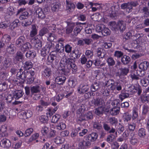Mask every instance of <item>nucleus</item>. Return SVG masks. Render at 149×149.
Here are the masks:
<instances>
[{
  "instance_id": "nucleus-4",
  "label": "nucleus",
  "mask_w": 149,
  "mask_h": 149,
  "mask_svg": "<svg viewBox=\"0 0 149 149\" xmlns=\"http://www.w3.org/2000/svg\"><path fill=\"white\" fill-rule=\"evenodd\" d=\"M74 24H75V25L74 26V29L73 32L74 35L76 36L81 31L83 28L82 25L84 24L85 23L77 22L74 23Z\"/></svg>"
},
{
  "instance_id": "nucleus-21",
  "label": "nucleus",
  "mask_w": 149,
  "mask_h": 149,
  "mask_svg": "<svg viewBox=\"0 0 149 149\" xmlns=\"http://www.w3.org/2000/svg\"><path fill=\"white\" fill-rule=\"evenodd\" d=\"M120 107L115 106L110 109V113L113 116L117 115L119 113L120 111Z\"/></svg>"
},
{
  "instance_id": "nucleus-41",
  "label": "nucleus",
  "mask_w": 149,
  "mask_h": 149,
  "mask_svg": "<svg viewBox=\"0 0 149 149\" xmlns=\"http://www.w3.org/2000/svg\"><path fill=\"white\" fill-rule=\"evenodd\" d=\"M107 62L109 66H112L115 64V61L112 57H108L107 59Z\"/></svg>"
},
{
  "instance_id": "nucleus-15",
  "label": "nucleus",
  "mask_w": 149,
  "mask_h": 149,
  "mask_svg": "<svg viewBox=\"0 0 149 149\" xmlns=\"http://www.w3.org/2000/svg\"><path fill=\"white\" fill-rule=\"evenodd\" d=\"M52 71L50 69L47 68H45L42 72V75L43 77L47 78L51 75Z\"/></svg>"
},
{
  "instance_id": "nucleus-3",
  "label": "nucleus",
  "mask_w": 149,
  "mask_h": 149,
  "mask_svg": "<svg viewBox=\"0 0 149 149\" xmlns=\"http://www.w3.org/2000/svg\"><path fill=\"white\" fill-rule=\"evenodd\" d=\"M105 85L113 91H121L123 86V83L120 81L115 82L112 79H109L105 83Z\"/></svg>"
},
{
  "instance_id": "nucleus-43",
  "label": "nucleus",
  "mask_w": 149,
  "mask_h": 149,
  "mask_svg": "<svg viewBox=\"0 0 149 149\" xmlns=\"http://www.w3.org/2000/svg\"><path fill=\"white\" fill-rule=\"evenodd\" d=\"M39 119L42 123H45L48 122V117L47 116L42 115L39 117Z\"/></svg>"
},
{
  "instance_id": "nucleus-9",
  "label": "nucleus",
  "mask_w": 149,
  "mask_h": 149,
  "mask_svg": "<svg viewBox=\"0 0 149 149\" xmlns=\"http://www.w3.org/2000/svg\"><path fill=\"white\" fill-rule=\"evenodd\" d=\"M139 34L138 33H136L134 34V33H133V34L131 36L130 39L133 42L132 43L133 45V44H134L136 45V46H134V47H136L137 44L139 43Z\"/></svg>"
},
{
  "instance_id": "nucleus-26",
  "label": "nucleus",
  "mask_w": 149,
  "mask_h": 149,
  "mask_svg": "<svg viewBox=\"0 0 149 149\" xmlns=\"http://www.w3.org/2000/svg\"><path fill=\"white\" fill-rule=\"evenodd\" d=\"M20 24L19 20L18 19H16L11 23L10 28L11 29L13 30L18 27L20 25Z\"/></svg>"
},
{
  "instance_id": "nucleus-40",
  "label": "nucleus",
  "mask_w": 149,
  "mask_h": 149,
  "mask_svg": "<svg viewBox=\"0 0 149 149\" xmlns=\"http://www.w3.org/2000/svg\"><path fill=\"white\" fill-rule=\"evenodd\" d=\"M105 25L103 24L98 25L96 26L95 30L97 32H102L103 29L105 28Z\"/></svg>"
},
{
  "instance_id": "nucleus-51",
  "label": "nucleus",
  "mask_w": 149,
  "mask_h": 149,
  "mask_svg": "<svg viewBox=\"0 0 149 149\" xmlns=\"http://www.w3.org/2000/svg\"><path fill=\"white\" fill-rule=\"evenodd\" d=\"M134 32L133 30H131L130 31L127 33L124 36V38L126 40L130 39L133 33Z\"/></svg>"
},
{
  "instance_id": "nucleus-27",
  "label": "nucleus",
  "mask_w": 149,
  "mask_h": 149,
  "mask_svg": "<svg viewBox=\"0 0 149 149\" xmlns=\"http://www.w3.org/2000/svg\"><path fill=\"white\" fill-rule=\"evenodd\" d=\"M21 113L26 118L31 117L32 115V112L30 110L23 111Z\"/></svg>"
},
{
  "instance_id": "nucleus-5",
  "label": "nucleus",
  "mask_w": 149,
  "mask_h": 149,
  "mask_svg": "<svg viewBox=\"0 0 149 149\" xmlns=\"http://www.w3.org/2000/svg\"><path fill=\"white\" fill-rule=\"evenodd\" d=\"M0 146L2 148H8L11 146V142L9 140L4 138L0 141Z\"/></svg>"
},
{
  "instance_id": "nucleus-16",
  "label": "nucleus",
  "mask_w": 149,
  "mask_h": 149,
  "mask_svg": "<svg viewBox=\"0 0 149 149\" xmlns=\"http://www.w3.org/2000/svg\"><path fill=\"white\" fill-rule=\"evenodd\" d=\"M74 25L75 24H74V22L68 23L66 29V32L67 34H70L72 32Z\"/></svg>"
},
{
  "instance_id": "nucleus-30",
  "label": "nucleus",
  "mask_w": 149,
  "mask_h": 149,
  "mask_svg": "<svg viewBox=\"0 0 149 149\" xmlns=\"http://www.w3.org/2000/svg\"><path fill=\"white\" fill-rule=\"evenodd\" d=\"M31 93L32 94L34 93H39L40 91L39 86H37L31 87Z\"/></svg>"
},
{
  "instance_id": "nucleus-2",
  "label": "nucleus",
  "mask_w": 149,
  "mask_h": 149,
  "mask_svg": "<svg viewBox=\"0 0 149 149\" xmlns=\"http://www.w3.org/2000/svg\"><path fill=\"white\" fill-rule=\"evenodd\" d=\"M35 74L34 70H32L28 71H23L20 69L18 72L16 77L17 79L20 81V83H24L25 79L27 77H30L31 76H34Z\"/></svg>"
},
{
  "instance_id": "nucleus-31",
  "label": "nucleus",
  "mask_w": 149,
  "mask_h": 149,
  "mask_svg": "<svg viewBox=\"0 0 149 149\" xmlns=\"http://www.w3.org/2000/svg\"><path fill=\"white\" fill-rule=\"evenodd\" d=\"M49 132V128L46 126L42 127L41 130V132L43 135L47 136Z\"/></svg>"
},
{
  "instance_id": "nucleus-29",
  "label": "nucleus",
  "mask_w": 149,
  "mask_h": 149,
  "mask_svg": "<svg viewBox=\"0 0 149 149\" xmlns=\"http://www.w3.org/2000/svg\"><path fill=\"white\" fill-rule=\"evenodd\" d=\"M11 38L10 36L8 35H4L1 39L2 43H3L4 44V43L6 44L8 43L10 41Z\"/></svg>"
},
{
  "instance_id": "nucleus-10",
  "label": "nucleus",
  "mask_w": 149,
  "mask_h": 149,
  "mask_svg": "<svg viewBox=\"0 0 149 149\" xmlns=\"http://www.w3.org/2000/svg\"><path fill=\"white\" fill-rule=\"evenodd\" d=\"M38 26L36 24H33L31 26V31L30 32V36L33 37L37 34Z\"/></svg>"
},
{
  "instance_id": "nucleus-34",
  "label": "nucleus",
  "mask_w": 149,
  "mask_h": 149,
  "mask_svg": "<svg viewBox=\"0 0 149 149\" xmlns=\"http://www.w3.org/2000/svg\"><path fill=\"white\" fill-rule=\"evenodd\" d=\"M130 60V57L128 56L125 55L121 58V61L124 64H126L129 63Z\"/></svg>"
},
{
  "instance_id": "nucleus-14",
  "label": "nucleus",
  "mask_w": 149,
  "mask_h": 149,
  "mask_svg": "<svg viewBox=\"0 0 149 149\" xmlns=\"http://www.w3.org/2000/svg\"><path fill=\"white\" fill-rule=\"evenodd\" d=\"M66 79V77L62 75L57 77L55 79V81L58 84H62L65 82Z\"/></svg>"
},
{
  "instance_id": "nucleus-11",
  "label": "nucleus",
  "mask_w": 149,
  "mask_h": 149,
  "mask_svg": "<svg viewBox=\"0 0 149 149\" xmlns=\"http://www.w3.org/2000/svg\"><path fill=\"white\" fill-rule=\"evenodd\" d=\"M25 37L24 36H20L16 40V45L17 46L21 47L25 43Z\"/></svg>"
},
{
  "instance_id": "nucleus-49",
  "label": "nucleus",
  "mask_w": 149,
  "mask_h": 149,
  "mask_svg": "<svg viewBox=\"0 0 149 149\" xmlns=\"http://www.w3.org/2000/svg\"><path fill=\"white\" fill-rule=\"evenodd\" d=\"M10 26V24L8 22H3L0 24V27L5 29Z\"/></svg>"
},
{
  "instance_id": "nucleus-57",
  "label": "nucleus",
  "mask_w": 149,
  "mask_h": 149,
  "mask_svg": "<svg viewBox=\"0 0 149 149\" xmlns=\"http://www.w3.org/2000/svg\"><path fill=\"white\" fill-rule=\"evenodd\" d=\"M136 124L134 123L129 124L128 125V129L131 131H133L135 129Z\"/></svg>"
},
{
  "instance_id": "nucleus-13",
  "label": "nucleus",
  "mask_w": 149,
  "mask_h": 149,
  "mask_svg": "<svg viewBox=\"0 0 149 149\" xmlns=\"http://www.w3.org/2000/svg\"><path fill=\"white\" fill-rule=\"evenodd\" d=\"M93 102L95 105L97 106L101 105V106H105L104 102L103 100L101 98H97L93 100Z\"/></svg>"
},
{
  "instance_id": "nucleus-23",
  "label": "nucleus",
  "mask_w": 149,
  "mask_h": 149,
  "mask_svg": "<svg viewBox=\"0 0 149 149\" xmlns=\"http://www.w3.org/2000/svg\"><path fill=\"white\" fill-rule=\"evenodd\" d=\"M66 127L65 124L62 121H59L56 126V129L59 130H63Z\"/></svg>"
},
{
  "instance_id": "nucleus-19",
  "label": "nucleus",
  "mask_w": 149,
  "mask_h": 149,
  "mask_svg": "<svg viewBox=\"0 0 149 149\" xmlns=\"http://www.w3.org/2000/svg\"><path fill=\"white\" fill-rule=\"evenodd\" d=\"M105 110V106H101L95 109V113L97 115L102 114L104 111Z\"/></svg>"
},
{
  "instance_id": "nucleus-53",
  "label": "nucleus",
  "mask_w": 149,
  "mask_h": 149,
  "mask_svg": "<svg viewBox=\"0 0 149 149\" xmlns=\"http://www.w3.org/2000/svg\"><path fill=\"white\" fill-rule=\"evenodd\" d=\"M123 118L125 121H128L131 119V116L128 113H125L124 114Z\"/></svg>"
},
{
  "instance_id": "nucleus-32",
  "label": "nucleus",
  "mask_w": 149,
  "mask_h": 149,
  "mask_svg": "<svg viewBox=\"0 0 149 149\" xmlns=\"http://www.w3.org/2000/svg\"><path fill=\"white\" fill-rule=\"evenodd\" d=\"M60 6V5L58 3H54L51 5V10L54 12H56L58 10Z\"/></svg>"
},
{
  "instance_id": "nucleus-50",
  "label": "nucleus",
  "mask_w": 149,
  "mask_h": 149,
  "mask_svg": "<svg viewBox=\"0 0 149 149\" xmlns=\"http://www.w3.org/2000/svg\"><path fill=\"white\" fill-rule=\"evenodd\" d=\"M60 118V116L56 114L53 116L52 119V122L53 123H56L58 121Z\"/></svg>"
},
{
  "instance_id": "nucleus-55",
  "label": "nucleus",
  "mask_w": 149,
  "mask_h": 149,
  "mask_svg": "<svg viewBox=\"0 0 149 149\" xmlns=\"http://www.w3.org/2000/svg\"><path fill=\"white\" fill-rule=\"evenodd\" d=\"M105 86L106 88L103 91V94L104 96H107L109 95L110 91L111 90L109 88L105 85Z\"/></svg>"
},
{
  "instance_id": "nucleus-37",
  "label": "nucleus",
  "mask_w": 149,
  "mask_h": 149,
  "mask_svg": "<svg viewBox=\"0 0 149 149\" xmlns=\"http://www.w3.org/2000/svg\"><path fill=\"white\" fill-rule=\"evenodd\" d=\"M95 66L98 67V68H100L102 66H104L105 63L101 62L100 59H97L95 60Z\"/></svg>"
},
{
  "instance_id": "nucleus-64",
  "label": "nucleus",
  "mask_w": 149,
  "mask_h": 149,
  "mask_svg": "<svg viewBox=\"0 0 149 149\" xmlns=\"http://www.w3.org/2000/svg\"><path fill=\"white\" fill-rule=\"evenodd\" d=\"M111 146L112 149H118L119 145L117 142H114L111 144Z\"/></svg>"
},
{
  "instance_id": "nucleus-45",
  "label": "nucleus",
  "mask_w": 149,
  "mask_h": 149,
  "mask_svg": "<svg viewBox=\"0 0 149 149\" xmlns=\"http://www.w3.org/2000/svg\"><path fill=\"white\" fill-rule=\"evenodd\" d=\"M138 116V109L136 107H134L132 111V119H134L136 118Z\"/></svg>"
},
{
  "instance_id": "nucleus-62",
  "label": "nucleus",
  "mask_w": 149,
  "mask_h": 149,
  "mask_svg": "<svg viewBox=\"0 0 149 149\" xmlns=\"http://www.w3.org/2000/svg\"><path fill=\"white\" fill-rule=\"evenodd\" d=\"M123 55V53L121 51H116L114 54V56L118 58H119L121 57Z\"/></svg>"
},
{
  "instance_id": "nucleus-36",
  "label": "nucleus",
  "mask_w": 149,
  "mask_h": 149,
  "mask_svg": "<svg viewBox=\"0 0 149 149\" xmlns=\"http://www.w3.org/2000/svg\"><path fill=\"white\" fill-rule=\"evenodd\" d=\"M129 95L128 93L125 92H121L119 95V98L122 101L124 99L128 97Z\"/></svg>"
},
{
  "instance_id": "nucleus-38",
  "label": "nucleus",
  "mask_w": 149,
  "mask_h": 149,
  "mask_svg": "<svg viewBox=\"0 0 149 149\" xmlns=\"http://www.w3.org/2000/svg\"><path fill=\"white\" fill-rule=\"evenodd\" d=\"M29 15V13L27 11H25L22 13L19 16V18L21 20H23L27 19Z\"/></svg>"
},
{
  "instance_id": "nucleus-1",
  "label": "nucleus",
  "mask_w": 149,
  "mask_h": 149,
  "mask_svg": "<svg viewBox=\"0 0 149 149\" xmlns=\"http://www.w3.org/2000/svg\"><path fill=\"white\" fill-rule=\"evenodd\" d=\"M60 72L65 75H67L71 70L74 73L77 70V66L74 61L71 58L66 57L63 58L60 61L58 67Z\"/></svg>"
},
{
  "instance_id": "nucleus-8",
  "label": "nucleus",
  "mask_w": 149,
  "mask_h": 149,
  "mask_svg": "<svg viewBox=\"0 0 149 149\" xmlns=\"http://www.w3.org/2000/svg\"><path fill=\"white\" fill-rule=\"evenodd\" d=\"M89 87L87 84L80 85L78 88V92L80 94H84L88 91Z\"/></svg>"
},
{
  "instance_id": "nucleus-54",
  "label": "nucleus",
  "mask_w": 149,
  "mask_h": 149,
  "mask_svg": "<svg viewBox=\"0 0 149 149\" xmlns=\"http://www.w3.org/2000/svg\"><path fill=\"white\" fill-rule=\"evenodd\" d=\"M85 54L88 58H92L93 56V52L91 50H86L85 52Z\"/></svg>"
},
{
  "instance_id": "nucleus-59",
  "label": "nucleus",
  "mask_w": 149,
  "mask_h": 149,
  "mask_svg": "<svg viewBox=\"0 0 149 149\" xmlns=\"http://www.w3.org/2000/svg\"><path fill=\"white\" fill-rule=\"evenodd\" d=\"M115 136L114 135L111 134L108 136L107 139V141L109 143H110L114 140Z\"/></svg>"
},
{
  "instance_id": "nucleus-35",
  "label": "nucleus",
  "mask_w": 149,
  "mask_h": 149,
  "mask_svg": "<svg viewBox=\"0 0 149 149\" xmlns=\"http://www.w3.org/2000/svg\"><path fill=\"white\" fill-rule=\"evenodd\" d=\"M36 54L34 52L31 51H28L26 53V56L27 58H31L36 56Z\"/></svg>"
},
{
  "instance_id": "nucleus-46",
  "label": "nucleus",
  "mask_w": 149,
  "mask_h": 149,
  "mask_svg": "<svg viewBox=\"0 0 149 149\" xmlns=\"http://www.w3.org/2000/svg\"><path fill=\"white\" fill-rule=\"evenodd\" d=\"M102 33L104 36H106L109 35L111 33V31L109 29L106 27L105 26V28L103 29Z\"/></svg>"
},
{
  "instance_id": "nucleus-6",
  "label": "nucleus",
  "mask_w": 149,
  "mask_h": 149,
  "mask_svg": "<svg viewBox=\"0 0 149 149\" xmlns=\"http://www.w3.org/2000/svg\"><path fill=\"white\" fill-rule=\"evenodd\" d=\"M137 5V4L136 3L132 1L130 2L125 3L122 4L121 6V7L123 9H125V8L128 9L129 10L128 12H129L130 10L132 9L133 7L136 6Z\"/></svg>"
},
{
  "instance_id": "nucleus-60",
  "label": "nucleus",
  "mask_w": 149,
  "mask_h": 149,
  "mask_svg": "<svg viewBox=\"0 0 149 149\" xmlns=\"http://www.w3.org/2000/svg\"><path fill=\"white\" fill-rule=\"evenodd\" d=\"M39 136V134L38 133H35L33 134L30 138L29 141L30 142L33 140H36Z\"/></svg>"
},
{
  "instance_id": "nucleus-7",
  "label": "nucleus",
  "mask_w": 149,
  "mask_h": 149,
  "mask_svg": "<svg viewBox=\"0 0 149 149\" xmlns=\"http://www.w3.org/2000/svg\"><path fill=\"white\" fill-rule=\"evenodd\" d=\"M66 10L69 12L73 11L75 8L74 3L71 0H66Z\"/></svg>"
},
{
  "instance_id": "nucleus-20",
  "label": "nucleus",
  "mask_w": 149,
  "mask_h": 149,
  "mask_svg": "<svg viewBox=\"0 0 149 149\" xmlns=\"http://www.w3.org/2000/svg\"><path fill=\"white\" fill-rule=\"evenodd\" d=\"M50 50V48L47 46H46L41 50V54L42 56L44 57L46 55L48 54Z\"/></svg>"
},
{
  "instance_id": "nucleus-22",
  "label": "nucleus",
  "mask_w": 149,
  "mask_h": 149,
  "mask_svg": "<svg viewBox=\"0 0 149 149\" xmlns=\"http://www.w3.org/2000/svg\"><path fill=\"white\" fill-rule=\"evenodd\" d=\"M149 65V62L148 61H144L140 63L139 65V68L143 70H147Z\"/></svg>"
},
{
  "instance_id": "nucleus-48",
  "label": "nucleus",
  "mask_w": 149,
  "mask_h": 149,
  "mask_svg": "<svg viewBox=\"0 0 149 149\" xmlns=\"http://www.w3.org/2000/svg\"><path fill=\"white\" fill-rule=\"evenodd\" d=\"M120 74L123 75H126L129 72V70L127 68H120Z\"/></svg>"
},
{
  "instance_id": "nucleus-42",
  "label": "nucleus",
  "mask_w": 149,
  "mask_h": 149,
  "mask_svg": "<svg viewBox=\"0 0 149 149\" xmlns=\"http://www.w3.org/2000/svg\"><path fill=\"white\" fill-rule=\"evenodd\" d=\"M146 135V131L144 129L141 128L138 131V135L141 137H143Z\"/></svg>"
},
{
  "instance_id": "nucleus-12",
  "label": "nucleus",
  "mask_w": 149,
  "mask_h": 149,
  "mask_svg": "<svg viewBox=\"0 0 149 149\" xmlns=\"http://www.w3.org/2000/svg\"><path fill=\"white\" fill-rule=\"evenodd\" d=\"M16 48L14 44L12 43L8 45L6 47V52L12 54L14 53L16 51Z\"/></svg>"
},
{
  "instance_id": "nucleus-25",
  "label": "nucleus",
  "mask_w": 149,
  "mask_h": 149,
  "mask_svg": "<svg viewBox=\"0 0 149 149\" xmlns=\"http://www.w3.org/2000/svg\"><path fill=\"white\" fill-rule=\"evenodd\" d=\"M118 29L123 31L125 30L126 28L125 24L123 21H119L118 22Z\"/></svg>"
},
{
  "instance_id": "nucleus-18",
  "label": "nucleus",
  "mask_w": 149,
  "mask_h": 149,
  "mask_svg": "<svg viewBox=\"0 0 149 149\" xmlns=\"http://www.w3.org/2000/svg\"><path fill=\"white\" fill-rule=\"evenodd\" d=\"M36 14L38 15L39 18L43 19L45 18L46 15L42 11V9L40 8H38L36 11Z\"/></svg>"
},
{
  "instance_id": "nucleus-39",
  "label": "nucleus",
  "mask_w": 149,
  "mask_h": 149,
  "mask_svg": "<svg viewBox=\"0 0 149 149\" xmlns=\"http://www.w3.org/2000/svg\"><path fill=\"white\" fill-rule=\"evenodd\" d=\"M11 59L10 58H7L4 61L3 67L6 69L10 66Z\"/></svg>"
},
{
  "instance_id": "nucleus-17",
  "label": "nucleus",
  "mask_w": 149,
  "mask_h": 149,
  "mask_svg": "<svg viewBox=\"0 0 149 149\" xmlns=\"http://www.w3.org/2000/svg\"><path fill=\"white\" fill-rule=\"evenodd\" d=\"M97 137L98 135L95 132H92L88 136V140L92 142L95 141L97 139Z\"/></svg>"
},
{
  "instance_id": "nucleus-61",
  "label": "nucleus",
  "mask_w": 149,
  "mask_h": 149,
  "mask_svg": "<svg viewBox=\"0 0 149 149\" xmlns=\"http://www.w3.org/2000/svg\"><path fill=\"white\" fill-rule=\"evenodd\" d=\"M86 120L92 119L93 118V115L91 111H89L85 113Z\"/></svg>"
},
{
  "instance_id": "nucleus-28",
  "label": "nucleus",
  "mask_w": 149,
  "mask_h": 149,
  "mask_svg": "<svg viewBox=\"0 0 149 149\" xmlns=\"http://www.w3.org/2000/svg\"><path fill=\"white\" fill-rule=\"evenodd\" d=\"M56 58V56L53 54H50L48 56L47 60V63L48 65L51 64Z\"/></svg>"
},
{
  "instance_id": "nucleus-24",
  "label": "nucleus",
  "mask_w": 149,
  "mask_h": 149,
  "mask_svg": "<svg viewBox=\"0 0 149 149\" xmlns=\"http://www.w3.org/2000/svg\"><path fill=\"white\" fill-rule=\"evenodd\" d=\"M99 84L97 82H95L91 86V90L92 91L95 92L99 89Z\"/></svg>"
},
{
  "instance_id": "nucleus-33",
  "label": "nucleus",
  "mask_w": 149,
  "mask_h": 149,
  "mask_svg": "<svg viewBox=\"0 0 149 149\" xmlns=\"http://www.w3.org/2000/svg\"><path fill=\"white\" fill-rule=\"evenodd\" d=\"M15 93L14 97L17 99H18L21 97L24 94V93L21 90L16 91L15 92Z\"/></svg>"
},
{
  "instance_id": "nucleus-58",
  "label": "nucleus",
  "mask_w": 149,
  "mask_h": 149,
  "mask_svg": "<svg viewBox=\"0 0 149 149\" xmlns=\"http://www.w3.org/2000/svg\"><path fill=\"white\" fill-rule=\"evenodd\" d=\"M21 47L22 49V48H23L25 50V49H29L31 48V45L29 43L26 42L25 44L24 43Z\"/></svg>"
},
{
  "instance_id": "nucleus-63",
  "label": "nucleus",
  "mask_w": 149,
  "mask_h": 149,
  "mask_svg": "<svg viewBox=\"0 0 149 149\" xmlns=\"http://www.w3.org/2000/svg\"><path fill=\"white\" fill-rule=\"evenodd\" d=\"M65 51L67 53H70L71 52L72 47L68 44L66 45L64 47Z\"/></svg>"
},
{
  "instance_id": "nucleus-47",
  "label": "nucleus",
  "mask_w": 149,
  "mask_h": 149,
  "mask_svg": "<svg viewBox=\"0 0 149 149\" xmlns=\"http://www.w3.org/2000/svg\"><path fill=\"white\" fill-rule=\"evenodd\" d=\"M23 55L20 52H17L16 54V56L15 57V59L17 61H20L22 59Z\"/></svg>"
},
{
  "instance_id": "nucleus-44",
  "label": "nucleus",
  "mask_w": 149,
  "mask_h": 149,
  "mask_svg": "<svg viewBox=\"0 0 149 149\" xmlns=\"http://www.w3.org/2000/svg\"><path fill=\"white\" fill-rule=\"evenodd\" d=\"M72 56L74 58H79L80 56V53L78 50H73L72 51Z\"/></svg>"
},
{
  "instance_id": "nucleus-56",
  "label": "nucleus",
  "mask_w": 149,
  "mask_h": 149,
  "mask_svg": "<svg viewBox=\"0 0 149 149\" xmlns=\"http://www.w3.org/2000/svg\"><path fill=\"white\" fill-rule=\"evenodd\" d=\"M24 67L26 69H29L32 67L33 64L31 61H26L25 63Z\"/></svg>"
},
{
  "instance_id": "nucleus-52",
  "label": "nucleus",
  "mask_w": 149,
  "mask_h": 149,
  "mask_svg": "<svg viewBox=\"0 0 149 149\" xmlns=\"http://www.w3.org/2000/svg\"><path fill=\"white\" fill-rule=\"evenodd\" d=\"M1 131L2 132V136L4 137H6L8 136L6 132L7 131L6 127L5 126L2 127L1 129Z\"/></svg>"
}]
</instances>
